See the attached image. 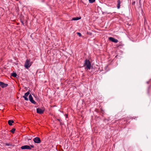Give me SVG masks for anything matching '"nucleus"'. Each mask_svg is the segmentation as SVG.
I'll use <instances>...</instances> for the list:
<instances>
[{
	"label": "nucleus",
	"mask_w": 151,
	"mask_h": 151,
	"mask_svg": "<svg viewBox=\"0 0 151 151\" xmlns=\"http://www.w3.org/2000/svg\"><path fill=\"white\" fill-rule=\"evenodd\" d=\"M32 65V62L28 60H27L25 63L24 66H31Z\"/></svg>",
	"instance_id": "1"
},
{
	"label": "nucleus",
	"mask_w": 151,
	"mask_h": 151,
	"mask_svg": "<svg viewBox=\"0 0 151 151\" xmlns=\"http://www.w3.org/2000/svg\"><path fill=\"white\" fill-rule=\"evenodd\" d=\"M84 64L83 66H91L90 62L87 59L85 60Z\"/></svg>",
	"instance_id": "2"
},
{
	"label": "nucleus",
	"mask_w": 151,
	"mask_h": 151,
	"mask_svg": "<svg viewBox=\"0 0 151 151\" xmlns=\"http://www.w3.org/2000/svg\"><path fill=\"white\" fill-rule=\"evenodd\" d=\"M21 148L22 150L24 149H29L31 150V148L30 146L27 145H25L22 146Z\"/></svg>",
	"instance_id": "3"
},
{
	"label": "nucleus",
	"mask_w": 151,
	"mask_h": 151,
	"mask_svg": "<svg viewBox=\"0 0 151 151\" xmlns=\"http://www.w3.org/2000/svg\"><path fill=\"white\" fill-rule=\"evenodd\" d=\"M109 40L111 41V42H115V43H116L118 42V41L117 40L111 37H109Z\"/></svg>",
	"instance_id": "4"
},
{
	"label": "nucleus",
	"mask_w": 151,
	"mask_h": 151,
	"mask_svg": "<svg viewBox=\"0 0 151 151\" xmlns=\"http://www.w3.org/2000/svg\"><path fill=\"white\" fill-rule=\"evenodd\" d=\"M45 109V108L44 107H42L41 108H38V114H43Z\"/></svg>",
	"instance_id": "5"
},
{
	"label": "nucleus",
	"mask_w": 151,
	"mask_h": 151,
	"mask_svg": "<svg viewBox=\"0 0 151 151\" xmlns=\"http://www.w3.org/2000/svg\"><path fill=\"white\" fill-rule=\"evenodd\" d=\"M8 84L6 83H5L3 82L0 81V86L2 88L6 87L8 86Z\"/></svg>",
	"instance_id": "6"
},
{
	"label": "nucleus",
	"mask_w": 151,
	"mask_h": 151,
	"mask_svg": "<svg viewBox=\"0 0 151 151\" xmlns=\"http://www.w3.org/2000/svg\"><path fill=\"white\" fill-rule=\"evenodd\" d=\"M29 99L30 101L33 104H35L36 102L33 99V98L31 94H30L29 96Z\"/></svg>",
	"instance_id": "7"
},
{
	"label": "nucleus",
	"mask_w": 151,
	"mask_h": 151,
	"mask_svg": "<svg viewBox=\"0 0 151 151\" xmlns=\"http://www.w3.org/2000/svg\"><path fill=\"white\" fill-rule=\"evenodd\" d=\"M29 94V91L25 93L24 95L23 96V97L24 98V99L28 101V98L27 97V96Z\"/></svg>",
	"instance_id": "8"
},
{
	"label": "nucleus",
	"mask_w": 151,
	"mask_h": 151,
	"mask_svg": "<svg viewBox=\"0 0 151 151\" xmlns=\"http://www.w3.org/2000/svg\"><path fill=\"white\" fill-rule=\"evenodd\" d=\"M93 68V67H85V69L86 70H88L89 72H91L90 70L91 69Z\"/></svg>",
	"instance_id": "9"
},
{
	"label": "nucleus",
	"mask_w": 151,
	"mask_h": 151,
	"mask_svg": "<svg viewBox=\"0 0 151 151\" xmlns=\"http://www.w3.org/2000/svg\"><path fill=\"white\" fill-rule=\"evenodd\" d=\"M14 122L13 120H10L8 121V123L9 125L11 126L12 125V124Z\"/></svg>",
	"instance_id": "10"
},
{
	"label": "nucleus",
	"mask_w": 151,
	"mask_h": 151,
	"mask_svg": "<svg viewBox=\"0 0 151 151\" xmlns=\"http://www.w3.org/2000/svg\"><path fill=\"white\" fill-rule=\"evenodd\" d=\"M81 19V17H76L72 19V20H77Z\"/></svg>",
	"instance_id": "11"
},
{
	"label": "nucleus",
	"mask_w": 151,
	"mask_h": 151,
	"mask_svg": "<svg viewBox=\"0 0 151 151\" xmlns=\"http://www.w3.org/2000/svg\"><path fill=\"white\" fill-rule=\"evenodd\" d=\"M33 141L35 143H38V137H37L33 139Z\"/></svg>",
	"instance_id": "12"
},
{
	"label": "nucleus",
	"mask_w": 151,
	"mask_h": 151,
	"mask_svg": "<svg viewBox=\"0 0 151 151\" xmlns=\"http://www.w3.org/2000/svg\"><path fill=\"white\" fill-rule=\"evenodd\" d=\"M118 4L117 5V8L118 9H119L120 8V0H118L117 1Z\"/></svg>",
	"instance_id": "13"
},
{
	"label": "nucleus",
	"mask_w": 151,
	"mask_h": 151,
	"mask_svg": "<svg viewBox=\"0 0 151 151\" xmlns=\"http://www.w3.org/2000/svg\"><path fill=\"white\" fill-rule=\"evenodd\" d=\"M11 76H12L14 77H16L17 76V74L15 73H12L11 74Z\"/></svg>",
	"instance_id": "14"
},
{
	"label": "nucleus",
	"mask_w": 151,
	"mask_h": 151,
	"mask_svg": "<svg viewBox=\"0 0 151 151\" xmlns=\"http://www.w3.org/2000/svg\"><path fill=\"white\" fill-rule=\"evenodd\" d=\"M15 131V129L14 128H12L11 130V132L12 133H14Z\"/></svg>",
	"instance_id": "15"
},
{
	"label": "nucleus",
	"mask_w": 151,
	"mask_h": 151,
	"mask_svg": "<svg viewBox=\"0 0 151 151\" xmlns=\"http://www.w3.org/2000/svg\"><path fill=\"white\" fill-rule=\"evenodd\" d=\"M95 0H89V1L90 3H93L94 2Z\"/></svg>",
	"instance_id": "16"
},
{
	"label": "nucleus",
	"mask_w": 151,
	"mask_h": 151,
	"mask_svg": "<svg viewBox=\"0 0 151 151\" xmlns=\"http://www.w3.org/2000/svg\"><path fill=\"white\" fill-rule=\"evenodd\" d=\"M5 146H8L12 145L11 144H9V143H5Z\"/></svg>",
	"instance_id": "17"
},
{
	"label": "nucleus",
	"mask_w": 151,
	"mask_h": 151,
	"mask_svg": "<svg viewBox=\"0 0 151 151\" xmlns=\"http://www.w3.org/2000/svg\"><path fill=\"white\" fill-rule=\"evenodd\" d=\"M102 66H101L99 67V69L100 70V71H102L103 70L102 69Z\"/></svg>",
	"instance_id": "18"
},
{
	"label": "nucleus",
	"mask_w": 151,
	"mask_h": 151,
	"mask_svg": "<svg viewBox=\"0 0 151 151\" xmlns=\"http://www.w3.org/2000/svg\"><path fill=\"white\" fill-rule=\"evenodd\" d=\"M60 124L61 125H62L64 124L63 122H62V120L60 122Z\"/></svg>",
	"instance_id": "19"
},
{
	"label": "nucleus",
	"mask_w": 151,
	"mask_h": 151,
	"mask_svg": "<svg viewBox=\"0 0 151 151\" xmlns=\"http://www.w3.org/2000/svg\"><path fill=\"white\" fill-rule=\"evenodd\" d=\"M77 34H78V35L79 36V37H81L82 35L81 34V33H79V32H77Z\"/></svg>",
	"instance_id": "20"
},
{
	"label": "nucleus",
	"mask_w": 151,
	"mask_h": 151,
	"mask_svg": "<svg viewBox=\"0 0 151 151\" xmlns=\"http://www.w3.org/2000/svg\"><path fill=\"white\" fill-rule=\"evenodd\" d=\"M41 142V141L40 139V138L38 137V143H40Z\"/></svg>",
	"instance_id": "21"
},
{
	"label": "nucleus",
	"mask_w": 151,
	"mask_h": 151,
	"mask_svg": "<svg viewBox=\"0 0 151 151\" xmlns=\"http://www.w3.org/2000/svg\"><path fill=\"white\" fill-rule=\"evenodd\" d=\"M30 67H24L25 69H29Z\"/></svg>",
	"instance_id": "22"
},
{
	"label": "nucleus",
	"mask_w": 151,
	"mask_h": 151,
	"mask_svg": "<svg viewBox=\"0 0 151 151\" xmlns=\"http://www.w3.org/2000/svg\"><path fill=\"white\" fill-rule=\"evenodd\" d=\"M21 23H22V24L23 25H24V23L23 22V21H21Z\"/></svg>",
	"instance_id": "23"
},
{
	"label": "nucleus",
	"mask_w": 151,
	"mask_h": 151,
	"mask_svg": "<svg viewBox=\"0 0 151 151\" xmlns=\"http://www.w3.org/2000/svg\"><path fill=\"white\" fill-rule=\"evenodd\" d=\"M30 147L31 148L34 147V146L33 145H30Z\"/></svg>",
	"instance_id": "24"
},
{
	"label": "nucleus",
	"mask_w": 151,
	"mask_h": 151,
	"mask_svg": "<svg viewBox=\"0 0 151 151\" xmlns=\"http://www.w3.org/2000/svg\"><path fill=\"white\" fill-rule=\"evenodd\" d=\"M57 120L58 121H59V122H60L61 121H62L61 120H60V119H57Z\"/></svg>",
	"instance_id": "25"
},
{
	"label": "nucleus",
	"mask_w": 151,
	"mask_h": 151,
	"mask_svg": "<svg viewBox=\"0 0 151 151\" xmlns=\"http://www.w3.org/2000/svg\"><path fill=\"white\" fill-rule=\"evenodd\" d=\"M38 108H37V109H36V112H37V113H38Z\"/></svg>",
	"instance_id": "26"
},
{
	"label": "nucleus",
	"mask_w": 151,
	"mask_h": 151,
	"mask_svg": "<svg viewBox=\"0 0 151 151\" xmlns=\"http://www.w3.org/2000/svg\"><path fill=\"white\" fill-rule=\"evenodd\" d=\"M40 146H41L42 147H43L42 146H44V145H40Z\"/></svg>",
	"instance_id": "27"
},
{
	"label": "nucleus",
	"mask_w": 151,
	"mask_h": 151,
	"mask_svg": "<svg viewBox=\"0 0 151 151\" xmlns=\"http://www.w3.org/2000/svg\"><path fill=\"white\" fill-rule=\"evenodd\" d=\"M135 3V2H133L132 3V5L133 4H134Z\"/></svg>",
	"instance_id": "28"
},
{
	"label": "nucleus",
	"mask_w": 151,
	"mask_h": 151,
	"mask_svg": "<svg viewBox=\"0 0 151 151\" xmlns=\"http://www.w3.org/2000/svg\"><path fill=\"white\" fill-rule=\"evenodd\" d=\"M104 67V68L105 69L107 67Z\"/></svg>",
	"instance_id": "29"
},
{
	"label": "nucleus",
	"mask_w": 151,
	"mask_h": 151,
	"mask_svg": "<svg viewBox=\"0 0 151 151\" xmlns=\"http://www.w3.org/2000/svg\"><path fill=\"white\" fill-rule=\"evenodd\" d=\"M67 116H68L67 115H66V117H67Z\"/></svg>",
	"instance_id": "30"
},
{
	"label": "nucleus",
	"mask_w": 151,
	"mask_h": 151,
	"mask_svg": "<svg viewBox=\"0 0 151 151\" xmlns=\"http://www.w3.org/2000/svg\"><path fill=\"white\" fill-rule=\"evenodd\" d=\"M40 149H41V147H40Z\"/></svg>",
	"instance_id": "31"
}]
</instances>
